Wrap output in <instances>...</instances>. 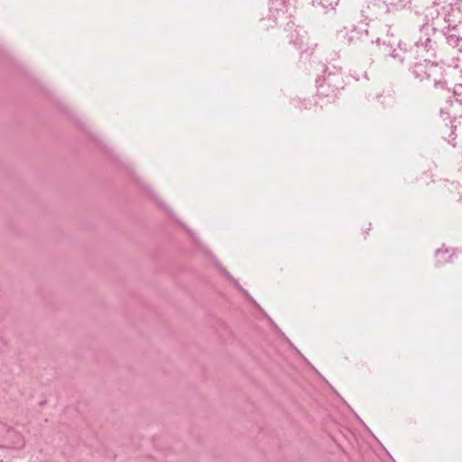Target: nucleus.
Returning a JSON list of instances; mask_svg holds the SVG:
<instances>
[{
	"label": "nucleus",
	"instance_id": "1",
	"mask_svg": "<svg viewBox=\"0 0 462 462\" xmlns=\"http://www.w3.org/2000/svg\"><path fill=\"white\" fill-rule=\"evenodd\" d=\"M414 74L420 80H429L433 82L435 88H444L447 85L442 67L435 63L425 62L416 64Z\"/></svg>",
	"mask_w": 462,
	"mask_h": 462
},
{
	"label": "nucleus",
	"instance_id": "2",
	"mask_svg": "<svg viewBox=\"0 0 462 462\" xmlns=\"http://www.w3.org/2000/svg\"><path fill=\"white\" fill-rule=\"evenodd\" d=\"M339 0H313V5L321 6L324 10H334Z\"/></svg>",
	"mask_w": 462,
	"mask_h": 462
},
{
	"label": "nucleus",
	"instance_id": "3",
	"mask_svg": "<svg viewBox=\"0 0 462 462\" xmlns=\"http://www.w3.org/2000/svg\"><path fill=\"white\" fill-rule=\"evenodd\" d=\"M226 276H227L229 279H232V276H231L229 273H226Z\"/></svg>",
	"mask_w": 462,
	"mask_h": 462
}]
</instances>
